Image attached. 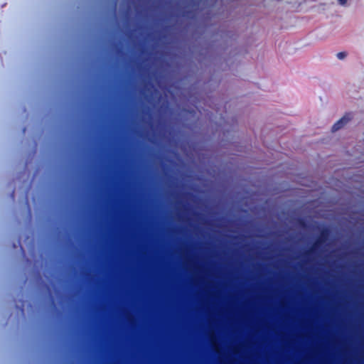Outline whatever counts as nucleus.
<instances>
[{
	"mask_svg": "<svg viewBox=\"0 0 364 364\" xmlns=\"http://www.w3.org/2000/svg\"><path fill=\"white\" fill-rule=\"evenodd\" d=\"M327 232L326 230L323 231L321 235L316 239L311 247L306 252V255H309L315 252L326 240Z\"/></svg>",
	"mask_w": 364,
	"mask_h": 364,
	"instance_id": "nucleus-2",
	"label": "nucleus"
},
{
	"mask_svg": "<svg viewBox=\"0 0 364 364\" xmlns=\"http://www.w3.org/2000/svg\"><path fill=\"white\" fill-rule=\"evenodd\" d=\"M337 58L340 60L344 59L347 56V53L346 52H339L337 53Z\"/></svg>",
	"mask_w": 364,
	"mask_h": 364,
	"instance_id": "nucleus-3",
	"label": "nucleus"
},
{
	"mask_svg": "<svg viewBox=\"0 0 364 364\" xmlns=\"http://www.w3.org/2000/svg\"><path fill=\"white\" fill-rule=\"evenodd\" d=\"M353 118L352 113H346L339 120H338L332 127L331 130L333 132H336L341 129L345 124L350 122Z\"/></svg>",
	"mask_w": 364,
	"mask_h": 364,
	"instance_id": "nucleus-1",
	"label": "nucleus"
},
{
	"mask_svg": "<svg viewBox=\"0 0 364 364\" xmlns=\"http://www.w3.org/2000/svg\"><path fill=\"white\" fill-rule=\"evenodd\" d=\"M348 0H338V2L341 5H345Z\"/></svg>",
	"mask_w": 364,
	"mask_h": 364,
	"instance_id": "nucleus-4",
	"label": "nucleus"
}]
</instances>
